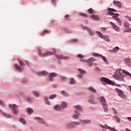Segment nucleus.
<instances>
[{"label": "nucleus", "mask_w": 131, "mask_h": 131, "mask_svg": "<svg viewBox=\"0 0 131 131\" xmlns=\"http://www.w3.org/2000/svg\"><path fill=\"white\" fill-rule=\"evenodd\" d=\"M38 55L40 57H48V56H51V55H54L57 59H59V60H63V59H64V60H69L70 59V57L69 56H65L62 55H56V50H53V52H51V51H47L44 53H41V51H40V49H38Z\"/></svg>", "instance_id": "nucleus-1"}, {"label": "nucleus", "mask_w": 131, "mask_h": 131, "mask_svg": "<svg viewBox=\"0 0 131 131\" xmlns=\"http://www.w3.org/2000/svg\"><path fill=\"white\" fill-rule=\"evenodd\" d=\"M125 72V70H121V68L117 69L116 72H115V78L116 79H117V80H122L123 79V77H124V75H123V74Z\"/></svg>", "instance_id": "nucleus-2"}, {"label": "nucleus", "mask_w": 131, "mask_h": 131, "mask_svg": "<svg viewBox=\"0 0 131 131\" xmlns=\"http://www.w3.org/2000/svg\"><path fill=\"white\" fill-rule=\"evenodd\" d=\"M100 101L101 103L102 106L103 107V109L105 112H108V106L107 105V102H106V99L104 96H101L100 98Z\"/></svg>", "instance_id": "nucleus-3"}, {"label": "nucleus", "mask_w": 131, "mask_h": 131, "mask_svg": "<svg viewBox=\"0 0 131 131\" xmlns=\"http://www.w3.org/2000/svg\"><path fill=\"white\" fill-rule=\"evenodd\" d=\"M101 81L103 83L105 82V83H107V84H110L111 85H115V83L114 82L110 80L109 79L106 77H102L101 78Z\"/></svg>", "instance_id": "nucleus-4"}, {"label": "nucleus", "mask_w": 131, "mask_h": 131, "mask_svg": "<svg viewBox=\"0 0 131 131\" xmlns=\"http://www.w3.org/2000/svg\"><path fill=\"white\" fill-rule=\"evenodd\" d=\"M9 107L14 115L18 114V105L15 104H9Z\"/></svg>", "instance_id": "nucleus-5"}, {"label": "nucleus", "mask_w": 131, "mask_h": 131, "mask_svg": "<svg viewBox=\"0 0 131 131\" xmlns=\"http://www.w3.org/2000/svg\"><path fill=\"white\" fill-rule=\"evenodd\" d=\"M116 92H117L118 96L120 97V98H122V99H126V96H125L124 94L122 91L121 90L118 89V88H115Z\"/></svg>", "instance_id": "nucleus-6"}, {"label": "nucleus", "mask_w": 131, "mask_h": 131, "mask_svg": "<svg viewBox=\"0 0 131 131\" xmlns=\"http://www.w3.org/2000/svg\"><path fill=\"white\" fill-rule=\"evenodd\" d=\"M96 33L99 37H101V38H103L106 41H108V42H110V39H109V37L107 36H103V34L99 31H97Z\"/></svg>", "instance_id": "nucleus-7"}, {"label": "nucleus", "mask_w": 131, "mask_h": 131, "mask_svg": "<svg viewBox=\"0 0 131 131\" xmlns=\"http://www.w3.org/2000/svg\"><path fill=\"white\" fill-rule=\"evenodd\" d=\"M92 55L94 57H101L102 58V60H103V61H105V63H107V62H108V60H107V58H106V57L105 56H103L99 53H92Z\"/></svg>", "instance_id": "nucleus-8"}, {"label": "nucleus", "mask_w": 131, "mask_h": 131, "mask_svg": "<svg viewBox=\"0 0 131 131\" xmlns=\"http://www.w3.org/2000/svg\"><path fill=\"white\" fill-rule=\"evenodd\" d=\"M96 61V59L94 57H91L90 58L87 60V63L88 64L89 66L92 67L94 64V62Z\"/></svg>", "instance_id": "nucleus-9"}, {"label": "nucleus", "mask_w": 131, "mask_h": 131, "mask_svg": "<svg viewBox=\"0 0 131 131\" xmlns=\"http://www.w3.org/2000/svg\"><path fill=\"white\" fill-rule=\"evenodd\" d=\"M82 28L84 30H87V31H88L90 35H91V36H93L94 35V32L92 31L91 30V29L89 28L88 27H86L84 26H82Z\"/></svg>", "instance_id": "nucleus-10"}, {"label": "nucleus", "mask_w": 131, "mask_h": 131, "mask_svg": "<svg viewBox=\"0 0 131 131\" xmlns=\"http://www.w3.org/2000/svg\"><path fill=\"white\" fill-rule=\"evenodd\" d=\"M57 75H58V74L56 73H50L49 75L50 81H54V77H56Z\"/></svg>", "instance_id": "nucleus-11"}, {"label": "nucleus", "mask_w": 131, "mask_h": 131, "mask_svg": "<svg viewBox=\"0 0 131 131\" xmlns=\"http://www.w3.org/2000/svg\"><path fill=\"white\" fill-rule=\"evenodd\" d=\"M118 17H119V14L115 13V21H117V22H118V24L119 25H121V24H122V23L121 22V20L120 19V18H119Z\"/></svg>", "instance_id": "nucleus-12"}, {"label": "nucleus", "mask_w": 131, "mask_h": 131, "mask_svg": "<svg viewBox=\"0 0 131 131\" xmlns=\"http://www.w3.org/2000/svg\"><path fill=\"white\" fill-rule=\"evenodd\" d=\"M100 126L102 128H105V129H110V130H112V131H115V129L111 127H109L106 125H103L102 124H100Z\"/></svg>", "instance_id": "nucleus-13"}, {"label": "nucleus", "mask_w": 131, "mask_h": 131, "mask_svg": "<svg viewBox=\"0 0 131 131\" xmlns=\"http://www.w3.org/2000/svg\"><path fill=\"white\" fill-rule=\"evenodd\" d=\"M36 119H37V120H38L39 123H40L41 124H45L46 123V122H45V121H43V120L41 118L36 117Z\"/></svg>", "instance_id": "nucleus-14"}, {"label": "nucleus", "mask_w": 131, "mask_h": 131, "mask_svg": "<svg viewBox=\"0 0 131 131\" xmlns=\"http://www.w3.org/2000/svg\"><path fill=\"white\" fill-rule=\"evenodd\" d=\"M68 104L67 103V102H65V101H62L61 102V109H64L65 108L67 107Z\"/></svg>", "instance_id": "nucleus-15"}, {"label": "nucleus", "mask_w": 131, "mask_h": 131, "mask_svg": "<svg viewBox=\"0 0 131 131\" xmlns=\"http://www.w3.org/2000/svg\"><path fill=\"white\" fill-rule=\"evenodd\" d=\"M88 90L90 92H92V93H93L94 94H96L97 93V90L94 88L93 86H90L88 88Z\"/></svg>", "instance_id": "nucleus-16"}, {"label": "nucleus", "mask_w": 131, "mask_h": 131, "mask_svg": "<svg viewBox=\"0 0 131 131\" xmlns=\"http://www.w3.org/2000/svg\"><path fill=\"white\" fill-rule=\"evenodd\" d=\"M27 112L29 115H31L33 113V110L30 107L27 108Z\"/></svg>", "instance_id": "nucleus-17"}, {"label": "nucleus", "mask_w": 131, "mask_h": 131, "mask_svg": "<svg viewBox=\"0 0 131 131\" xmlns=\"http://www.w3.org/2000/svg\"><path fill=\"white\" fill-rule=\"evenodd\" d=\"M115 6L116 7H118V8H119V9H120L122 7V4H121V2H120L119 1H116L115 2Z\"/></svg>", "instance_id": "nucleus-18"}, {"label": "nucleus", "mask_w": 131, "mask_h": 131, "mask_svg": "<svg viewBox=\"0 0 131 131\" xmlns=\"http://www.w3.org/2000/svg\"><path fill=\"white\" fill-rule=\"evenodd\" d=\"M91 18L95 20V21H99L100 20V17L98 15H91Z\"/></svg>", "instance_id": "nucleus-19"}, {"label": "nucleus", "mask_w": 131, "mask_h": 131, "mask_svg": "<svg viewBox=\"0 0 131 131\" xmlns=\"http://www.w3.org/2000/svg\"><path fill=\"white\" fill-rule=\"evenodd\" d=\"M0 112H1L3 114V115H4V116H5V117H6L7 118H11V115H8L7 113L4 112L3 111H2V110H0Z\"/></svg>", "instance_id": "nucleus-20"}, {"label": "nucleus", "mask_w": 131, "mask_h": 131, "mask_svg": "<svg viewBox=\"0 0 131 131\" xmlns=\"http://www.w3.org/2000/svg\"><path fill=\"white\" fill-rule=\"evenodd\" d=\"M39 75H42V76H45V75H48L49 74V72L46 71H43L39 73Z\"/></svg>", "instance_id": "nucleus-21"}, {"label": "nucleus", "mask_w": 131, "mask_h": 131, "mask_svg": "<svg viewBox=\"0 0 131 131\" xmlns=\"http://www.w3.org/2000/svg\"><path fill=\"white\" fill-rule=\"evenodd\" d=\"M75 83H76V81L75 80V79H74V78H70V84L73 85V84H75Z\"/></svg>", "instance_id": "nucleus-22"}, {"label": "nucleus", "mask_w": 131, "mask_h": 131, "mask_svg": "<svg viewBox=\"0 0 131 131\" xmlns=\"http://www.w3.org/2000/svg\"><path fill=\"white\" fill-rule=\"evenodd\" d=\"M81 122L82 123H83L84 124H88V123H91V122H92V121L91 120H85L81 121Z\"/></svg>", "instance_id": "nucleus-23"}, {"label": "nucleus", "mask_w": 131, "mask_h": 131, "mask_svg": "<svg viewBox=\"0 0 131 131\" xmlns=\"http://www.w3.org/2000/svg\"><path fill=\"white\" fill-rule=\"evenodd\" d=\"M13 66L14 67H15L16 69L17 70H18V71H21V70H22V68H21V67L18 66L17 63H15Z\"/></svg>", "instance_id": "nucleus-24"}, {"label": "nucleus", "mask_w": 131, "mask_h": 131, "mask_svg": "<svg viewBox=\"0 0 131 131\" xmlns=\"http://www.w3.org/2000/svg\"><path fill=\"white\" fill-rule=\"evenodd\" d=\"M74 108L76 110H78V111H80V110H82V107H81V106H80L79 105H77L75 106Z\"/></svg>", "instance_id": "nucleus-25"}, {"label": "nucleus", "mask_w": 131, "mask_h": 131, "mask_svg": "<svg viewBox=\"0 0 131 131\" xmlns=\"http://www.w3.org/2000/svg\"><path fill=\"white\" fill-rule=\"evenodd\" d=\"M19 121H20V122H21V123H23V124H24V125H25V124H26V121H25V119H23V118H19Z\"/></svg>", "instance_id": "nucleus-26"}, {"label": "nucleus", "mask_w": 131, "mask_h": 131, "mask_svg": "<svg viewBox=\"0 0 131 131\" xmlns=\"http://www.w3.org/2000/svg\"><path fill=\"white\" fill-rule=\"evenodd\" d=\"M33 95H34V96H35V97H36L37 98L39 97L40 96L39 93L36 91H33Z\"/></svg>", "instance_id": "nucleus-27"}, {"label": "nucleus", "mask_w": 131, "mask_h": 131, "mask_svg": "<svg viewBox=\"0 0 131 131\" xmlns=\"http://www.w3.org/2000/svg\"><path fill=\"white\" fill-rule=\"evenodd\" d=\"M55 98H57V95L56 94H53L50 96L49 97V99L50 100H54Z\"/></svg>", "instance_id": "nucleus-28"}, {"label": "nucleus", "mask_w": 131, "mask_h": 131, "mask_svg": "<svg viewBox=\"0 0 131 131\" xmlns=\"http://www.w3.org/2000/svg\"><path fill=\"white\" fill-rule=\"evenodd\" d=\"M124 61L127 65H128L130 63V59L129 58H125Z\"/></svg>", "instance_id": "nucleus-29"}, {"label": "nucleus", "mask_w": 131, "mask_h": 131, "mask_svg": "<svg viewBox=\"0 0 131 131\" xmlns=\"http://www.w3.org/2000/svg\"><path fill=\"white\" fill-rule=\"evenodd\" d=\"M80 115V114H75L74 116H73V118H74V119H77L78 118V117H79V116Z\"/></svg>", "instance_id": "nucleus-30"}, {"label": "nucleus", "mask_w": 131, "mask_h": 131, "mask_svg": "<svg viewBox=\"0 0 131 131\" xmlns=\"http://www.w3.org/2000/svg\"><path fill=\"white\" fill-rule=\"evenodd\" d=\"M17 60L20 66H25V63H24V62H23L22 60H20L19 58H18Z\"/></svg>", "instance_id": "nucleus-31"}, {"label": "nucleus", "mask_w": 131, "mask_h": 131, "mask_svg": "<svg viewBox=\"0 0 131 131\" xmlns=\"http://www.w3.org/2000/svg\"><path fill=\"white\" fill-rule=\"evenodd\" d=\"M54 108L55 110H60V109H62L61 106L58 104L56 105Z\"/></svg>", "instance_id": "nucleus-32"}, {"label": "nucleus", "mask_w": 131, "mask_h": 131, "mask_svg": "<svg viewBox=\"0 0 131 131\" xmlns=\"http://www.w3.org/2000/svg\"><path fill=\"white\" fill-rule=\"evenodd\" d=\"M45 101L47 105H50L51 102H50V100H49V99L48 98H45Z\"/></svg>", "instance_id": "nucleus-33"}, {"label": "nucleus", "mask_w": 131, "mask_h": 131, "mask_svg": "<svg viewBox=\"0 0 131 131\" xmlns=\"http://www.w3.org/2000/svg\"><path fill=\"white\" fill-rule=\"evenodd\" d=\"M78 70L81 74H85V73H86V72L84 70H82L81 69H78Z\"/></svg>", "instance_id": "nucleus-34"}, {"label": "nucleus", "mask_w": 131, "mask_h": 131, "mask_svg": "<svg viewBox=\"0 0 131 131\" xmlns=\"http://www.w3.org/2000/svg\"><path fill=\"white\" fill-rule=\"evenodd\" d=\"M72 124L73 125V127H74L76 125H79V123L78 122H73L72 123Z\"/></svg>", "instance_id": "nucleus-35"}, {"label": "nucleus", "mask_w": 131, "mask_h": 131, "mask_svg": "<svg viewBox=\"0 0 131 131\" xmlns=\"http://www.w3.org/2000/svg\"><path fill=\"white\" fill-rule=\"evenodd\" d=\"M67 127H68V128H72L73 127V125H72V123H69L67 125Z\"/></svg>", "instance_id": "nucleus-36"}, {"label": "nucleus", "mask_w": 131, "mask_h": 131, "mask_svg": "<svg viewBox=\"0 0 131 131\" xmlns=\"http://www.w3.org/2000/svg\"><path fill=\"white\" fill-rule=\"evenodd\" d=\"M79 16H82V17H84L85 18L88 17V14L83 13H80Z\"/></svg>", "instance_id": "nucleus-37"}, {"label": "nucleus", "mask_w": 131, "mask_h": 131, "mask_svg": "<svg viewBox=\"0 0 131 131\" xmlns=\"http://www.w3.org/2000/svg\"><path fill=\"white\" fill-rule=\"evenodd\" d=\"M88 102L90 103V104H96V102L93 99H89Z\"/></svg>", "instance_id": "nucleus-38"}, {"label": "nucleus", "mask_w": 131, "mask_h": 131, "mask_svg": "<svg viewBox=\"0 0 131 131\" xmlns=\"http://www.w3.org/2000/svg\"><path fill=\"white\" fill-rule=\"evenodd\" d=\"M61 95H63V96H64L65 97H67L68 96V94L65 92V91H61Z\"/></svg>", "instance_id": "nucleus-39"}, {"label": "nucleus", "mask_w": 131, "mask_h": 131, "mask_svg": "<svg viewBox=\"0 0 131 131\" xmlns=\"http://www.w3.org/2000/svg\"><path fill=\"white\" fill-rule=\"evenodd\" d=\"M45 33H50V31H49V30H45L41 33V35L43 36L45 35Z\"/></svg>", "instance_id": "nucleus-40"}, {"label": "nucleus", "mask_w": 131, "mask_h": 131, "mask_svg": "<svg viewBox=\"0 0 131 131\" xmlns=\"http://www.w3.org/2000/svg\"><path fill=\"white\" fill-rule=\"evenodd\" d=\"M93 11V9L90 8L88 10V12L89 13V14H90V15H93V14H94V12Z\"/></svg>", "instance_id": "nucleus-41"}, {"label": "nucleus", "mask_w": 131, "mask_h": 131, "mask_svg": "<svg viewBox=\"0 0 131 131\" xmlns=\"http://www.w3.org/2000/svg\"><path fill=\"white\" fill-rule=\"evenodd\" d=\"M124 73L126 74V75H127V76H129V77H130V78H131V74L129 73V72H128L126 71H125V72H124Z\"/></svg>", "instance_id": "nucleus-42"}, {"label": "nucleus", "mask_w": 131, "mask_h": 131, "mask_svg": "<svg viewBox=\"0 0 131 131\" xmlns=\"http://www.w3.org/2000/svg\"><path fill=\"white\" fill-rule=\"evenodd\" d=\"M106 15H110V16H113V15H114V13H113V12H111V11H108Z\"/></svg>", "instance_id": "nucleus-43"}, {"label": "nucleus", "mask_w": 131, "mask_h": 131, "mask_svg": "<svg viewBox=\"0 0 131 131\" xmlns=\"http://www.w3.org/2000/svg\"><path fill=\"white\" fill-rule=\"evenodd\" d=\"M77 57H78V58H80V59H82V58H83V56L81 54H78Z\"/></svg>", "instance_id": "nucleus-44"}, {"label": "nucleus", "mask_w": 131, "mask_h": 131, "mask_svg": "<svg viewBox=\"0 0 131 131\" xmlns=\"http://www.w3.org/2000/svg\"><path fill=\"white\" fill-rule=\"evenodd\" d=\"M80 61H81V62H84V63H88V60L84 59H81Z\"/></svg>", "instance_id": "nucleus-45"}, {"label": "nucleus", "mask_w": 131, "mask_h": 131, "mask_svg": "<svg viewBox=\"0 0 131 131\" xmlns=\"http://www.w3.org/2000/svg\"><path fill=\"white\" fill-rule=\"evenodd\" d=\"M116 121L118 123H120V118L118 117H116Z\"/></svg>", "instance_id": "nucleus-46"}, {"label": "nucleus", "mask_w": 131, "mask_h": 131, "mask_svg": "<svg viewBox=\"0 0 131 131\" xmlns=\"http://www.w3.org/2000/svg\"><path fill=\"white\" fill-rule=\"evenodd\" d=\"M111 25H112V27L114 28V29H115V24L112 22H110Z\"/></svg>", "instance_id": "nucleus-47"}, {"label": "nucleus", "mask_w": 131, "mask_h": 131, "mask_svg": "<svg viewBox=\"0 0 131 131\" xmlns=\"http://www.w3.org/2000/svg\"><path fill=\"white\" fill-rule=\"evenodd\" d=\"M125 18H126L129 21H130L131 22V17L128 16L127 15H126Z\"/></svg>", "instance_id": "nucleus-48"}, {"label": "nucleus", "mask_w": 131, "mask_h": 131, "mask_svg": "<svg viewBox=\"0 0 131 131\" xmlns=\"http://www.w3.org/2000/svg\"><path fill=\"white\" fill-rule=\"evenodd\" d=\"M0 105H1V106H3V107L5 106V103H4V102L1 100H0Z\"/></svg>", "instance_id": "nucleus-49"}, {"label": "nucleus", "mask_w": 131, "mask_h": 131, "mask_svg": "<svg viewBox=\"0 0 131 131\" xmlns=\"http://www.w3.org/2000/svg\"><path fill=\"white\" fill-rule=\"evenodd\" d=\"M61 79L62 80H67V78L66 77L61 76Z\"/></svg>", "instance_id": "nucleus-50"}, {"label": "nucleus", "mask_w": 131, "mask_h": 131, "mask_svg": "<svg viewBox=\"0 0 131 131\" xmlns=\"http://www.w3.org/2000/svg\"><path fill=\"white\" fill-rule=\"evenodd\" d=\"M83 76V74H79V75H77V77H79V78H81Z\"/></svg>", "instance_id": "nucleus-51"}, {"label": "nucleus", "mask_w": 131, "mask_h": 131, "mask_svg": "<svg viewBox=\"0 0 131 131\" xmlns=\"http://www.w3.org/2000/svg\"><path fill=\"white\" fill-rule=\"evenodd\" d=\"M107 10L108 11H111L112 12H115V9H113V8H108Z\"/></svg>", "instance_id": "nucleus-52"}, {"label": "nucleus", "mask_w": 131, "mask_h": 131, "mask_svg": "<svg viewBox=\"0 0 131 131\" xmlns=\"http://www.w3.org/2000/svg\"><path fill=\"white\" fill-rule=\"evenodd\" d=\"M124 27H125V28H129V27L128 26V24H124Z\"/></svg>", "instance_id": "nucleus-53"}, {"label": "nucleus", "mask_w": 131, "mask_h": 131, "mask_svg": "<svg viewBox=\"0 0 131 131\" xmlns=\"http://www.w3.org/2000/svg\"><path fill=\"white\" fill-rule=\"evenodd\" d=\"M115 30H116V31H119V27L116 26H115Z\"/></svg>", "instance_id": "nucleus-54"}, {"label": "nucleus", "mask_w": 131, "mask_h": 131, "mask_svg": "<svg viewBox=\"0 0 131 131\" xmlns=\"http://www.w3.org/2000/svg\"><path fill=\"white\" fill-rule=\"evenodd\" d=\"M72 41H74V42H77V41H78V39H73Z\"/></svg>", "instance_id": "nucleus-55"}, {"label": "nucleus", "mask_w": 131, "mask_h": 131, "mask_svg": "<svg viewBox=\"0 0 131 131\" xmlns=\"http://www.w3.org/2000/svg\"><path fill=\"white\" fill-rule=\"evenodd\" d=\"M101 29H102V31H104V32H106V30H107L106 28H102Z\"/></svg>", "instance_id": "nucleus-56"}, {"label": "nucleus", "mask_w": 131, "mask_h": 131, "mask_svg": "<svg viewBox=\"0 0 131 131\" xmlns=\"http://www.w3.org/2000/svg\"><path fill=\"white\" fill-rule=\"evenodd\" d=\"M96 70L97 71H101V69H100V68L97 67L96 68Z\"/></svg>", "instance_id": "nucleus-57"}, {"label": "nucleus", "mask_w": 131, "mask_h": 131, "mask_svg": "<svg viewBox=\"0 0 131 131\" xmlns=\"http://www.w3.org/2000/svg\"><path fill=\"white\" fill-rule=\"evenodd\" d=\"M70 17L69 15H66L64 17L66 18L67 19H68Z\"/></svg>", "instance_id": "nucleus-58"}, {"label": "nucleus", "mask_w": 131, "mask_h": 131, "mask_svg": "<svg viewBox=\"0 0 131 131\" xmlns=\"http://www.w3.org/2000/svg\"><path fill=\"white\" fill-rule=\"evenodd\" d=\"M27 100H28L29 102H30L31 101H32V99L28 97L27 98Z\"/></svg>", "instance_id": "nucleus-59"}, {"label": "nucleus", "mask_w": 131, "mask_h": 131, "mask_svg": "<svg viewBox=\"0 0 131 131\" xmlns=\"http://www.w3.org/2000/svg\"><path fill=\"white\" fill-rule=\"evenodd\" d=\"M126 32H131V29H127Z\"/></svg>", "instance_id": "nucleus-60"}, {"label": "nucleus", "mask_w": 131, "mask_h": 131, "mask_svg": "<svg viewBox=\"0 0 131 131\" xmlns=\"http://www.w3.org/2000/svg\"><path fill=\"white\" fill-rule=\"evenodd\" d=\"M127 119H128V120L129 121H130V122H131V117H127Z\"/></svg>", "instance_id": "nucleus-61"}, {"label": "nucleus", "mask_w": 131, "mask_h": 131, "mask_svg": "<svg viewBox=\"0 0 131 131\" xmlns=\"http://www.w3.org/2000/svg\"><path fill=\"white\" fill-rule=\"evenodd\" d=\"M115 50H116V51H118V50H119V47H115Z\"/></svg>", "instance_id": "nucleus-62"}, {"label": "nucleus", "mask_w": 131, "mask_h": 131, "mask_svg": "<svg viewBox=\"0 0 131 131\" xmlns=\"http://www.w3.org/2000/svg\"><path fill=\"white\" fill-rule=\"evenodd\" d=\"M115 85L116 86H118L119 88H121V86L120 84H115Z\"/></svg>", "instance_id": "nucleus-63"}, {"label": "nucleus", "mask_w": 131, "mask_h": 131, "mask_svg": "<svg viewBox=\"0 0 131 131\" xmlns=\"http://www.w3.org/2000/svg\"><path fill=\"white\" fill-rule=\"evenodd\" d=\"M125 131H131V130L128 128H125Z\"/></svg>", "instance_id": "nucleus-64"}]
</instances>
